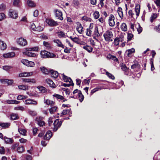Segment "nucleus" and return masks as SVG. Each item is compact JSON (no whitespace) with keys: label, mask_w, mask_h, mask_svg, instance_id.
Here are the masks:
<instances>
[{"label":"nucleus","mask_w":160,"mask_h":160,"mask_svg":"<svg viewBox=\"0 0 160 160\" xmlns=\"http://www.w3.org/2000/svg\"><path fill=\"white\" fill-rule=\"evenodd\" d=\"M103 36L106 41L110 42L113 41V34L111 31L107 30L103 34Z\"/></svg>","instance_id":"obj_1"},{"label":"nucleus","mask_w":160,"mask_h":160,"mask_svg":"<svg viewBox=\"0 0 160 160\" xmlns=\"http://www.w3.org/2000/svg\"><path fill=\"white\" fill-rule=\"evenodd\" d=\"M41 57L44 58H54L56 56V55L53 53L46 50L42 51L40 53Z\"/></svg>","instance_id":"obj_2"},{"label":"nucleus","mask_w":160,"mask_h":160,"mask_svg":"<svg viewBox=\"0 0 160 160\" xmlns=\"http://www.w3.org/2000/svg\"><path fill=\"white\" fill-rule=\"evenodd\" d=\"M61 120L59 121V119H56L54 122L53 125L54 127L53 128V131L54 132L56 131L58 128H59L61 126L62 123Z\"/></svg>","instance_id":"obj_3"},{"label":"nucleus","mask_w":160,"mask_h":160,"mask_svg":"<svg viewBox=\"0 0 160 160\" xmlns=\"http://www.w3.org/2000/svg\"><path fill=\"white\" fill-rule=\"evenodd\" d=\"M46 22L48 25L50 27H55L59 25L57 22L50 18H47L46 19Z\"/></svg>","instance_id":"obj_4"},{"label":"nucleus","mask_w":160,"mask_h":160,"mask_svg":"<svg viewBox=\"0 0 160 160\" xmlns=\"http://www.w3.org/2000/svg\"><path fill=\"white\" fill-rule=\"evenodd\" d=\"M8 15L11 18H16L18 16V13L16 12V11L12 9L9 10Z\"/></svg>","instance_id":"obj_5"},{"label":"nucleus","mask_w":160,"mask_h":160,"mask_svg":"<svg viewBox=\"0 0 160 160\" xmlns=\"http://www.w3.org/2000/svg\"><path fill=\"white\" fill-rule=\"evenodd\" d=\"M54 12L55 13L56 17L61 20H63V17L62 16V12L58 9L55 10Z\"/></svg>","instance_id":"obj_6"},{"label":"nucleus","mask_w":160,"mask_h":160,"mask_svg":"<svg viewBox=\"0 0 160 160\" xmlns=\"http://www.w3.org/2000/svg\"><path fill=\"white\" fill-rule=\"evenodd\" d=\"M36 121L37 122V124L40 127L43 126L45 124V122L43 121L42 117H37Z\"/></svg>","instance_id":"obj_7"},{"label":"nucleus","mask_w":160,"mask_h":160,"mask_svg":"<svg viewBox=\"0 0 160 160\" xmlns=\"http://www.w3.org/2000/svg\"><path fill=\"white\" fill-rule=\"evenodd\" d=\"M18 43L21 46H24L27 44V42L25 39L21 38L18 39Z\"/></svg>","instance_id":"obj_8"},{"label":"nucleus","mask_w":160,"mask_h":160,"mask_svg":"<svg viewBox=\"0 0 160 160\" xmlns=\"http://www.w3.org/2000/svg\"><path fill=\"white\" fill-rule=\"evenodd\" d=\"M77 26L76 29L78 32L80 34H82L83 32V27L81 24L79 22H77L76 23Z\"/></svg>","instance_id":"obj_9"},{"label":"nucleus","mask_w":160,"mask_h":160,"mask_svg":"<svg viewBox=\"0 0 160 160\" xmlns=\"http://www.w3.org/2000/svg\"><path fill=\"white\" fill-rule=\"evenodd\" d=\"M52 136V132L50 131H48L44 136V140H49Z\"/></svg>","instance_id":"obj_10"},{"label":"nucleus","mask_w":160,"mask_h":160,"mask_svg":"<svg viewBox=\"0 0 160 160\" xmlns=\"http://www.w3.org/2000/svg\"><path fill=\"white\" fill-rule=\"evenodd\" d=\"M40 69L42 72L45 74H48L50 73L51 69H48L44 67H40Z\"/></svg>","instance_id":"obj_11"},{"label":"nucleus","mask_w":160,"mask_h":160,"mask_svg":"<svg viewBox=\"0 0 160 160\" xmlns=\"http://www.w3.org/2000/svg\"><path fill=\"white\" fill-rule=\"evenodd\" d=\"M3 57L6 58H12L13 57L15 56V53L13 52H8L3 54Z\"/></svg>","instance_id":"obj_12"},{"label":"nucleus","mask_w":160,"mask_h":160,"mask_svg":"<svg viewBox=\"0 0 160 160\" xmlns=\"http://www.w3.org/2000/svg\"><path fill=\"white\" fill-rule=\"evenodd\" d=\"M6 144H11L14 141L13 140L12 138H8L6 136L4 137L3 139Z\"/></svg>","instance_id":"obj_13"},{"label":"nucleus","mask_w":160,"mask_h":160,"mask_svg":"<svg viewBox=\"0 0 160 160\" xmlns=\"http://www.w3.org/2000/svg\"><path fill=\"white\" fill-rule=\"evenodd\" d=\"M46 82L51 87L55 88L56 87L55 84L49 78H47L46 80Z\"/></svg>","instance_id":"obj_14"},{"label":"nucleus","mask_w":160,"mask_h":160,"mask_svg":"<svg viewBox=\"0 0 160 160\" xmlns=\"http://www.w3.org/2000/svg\"><path fill=\"white\" fill-rule=\"evenodd\" d=\"M62 75L63 79L65 82H69L70 83L73 82L72 80L70 77L65 76L64 74H62Z\"/></svg>","instance_id":"obj_15"},{"label":"nucleus","mask_w":160,"mask_h":160,"mask_svg":"<svg viewBox=\"0 0 160 160\" xmlns=\"http://www.w3.org/2000/svg\"><path fill=\"white\" fill-rule=\"evenodd\" d=\"M140 5L137 4L136 5L135 11L137 17L139 15L140 12Z\"/></svg>","instance_id":"obj_16"},{"label":"nucleus","mask_w":160,"mask_h":160,"mask_svg":"<svg viewBox=\"0 0 160 160\" xmlns=\"http://www.w3.org/2000/svg\"><path fill=\"white\" fill-rule=\"evenodd\" d=\"M77 98L79 99L80 102H82L83 101L84 98V97L82 94L81 91H79V92L78 94V97Z\"/></svg>","instance_id":"obj_17"},{"label":"nucleus","mask_w":160,"mask_h":160,"mask_svg":"<svg viewBox=\"0 0 160 160\" xmlns=\"http://www.w3.org/2000/svg\"><path fill=\"white\" fill-rule=\"evenodd\" d=\"M22 80L23 82H32L35 83L36 82L35 80L33 78H22Z\"/></svg>","instance_id":"obj_18"},{"label":"nucleus","mask_w":160,"mask_h":160,"mask_svg":"<svg viewBox=\"0 0 160 160\" xmlns=\"http://www.w3.org/2000/svg\"><path fill=\"white\" fill-rule=\"evenodd\" d=\"M50 73H51V76L54 78H57L58 75V72L56 71H54L53 70H51Z\"/></svg>","instance_id":"obj_19"},{"label":"nucleus","mask_w":160,"mask_h":160,"mask_svg":"<svg viewBox=\"0 0 160 160\" xmlns=\"http://www.w3.org/2000/svg\"><path fill=\"white\" fill-rule=\"evenodd\" d=\"M26 104H32L36 105L37 102L35 101H33L32 99L27 100L25 101Z\"/></svg>","instance_id":"obj_20"},{"label":"nucleus","mask_w":160,"mask_h":160,"mask_svg":"<svg viewBox=\"0 0 160 160\" xmlns=\"http://www.w3.org/2000/svg\"><path fill=\"white\" fill-rule=\"evenodd\" d=\"M7 47L6 44L0 40V49L2 50H4L6 49Z\"/></svg>","instance_id":"obj_21"},{"label":"nucleus","mask_w":160,"mask_h":160,"mask_svg":"<svg viewBox=\"0 0 160 160\" xmlns=\"http://www.w3.org/2000/svg\"><path fill=\"white\" fill-rule=\"evenodd\" d=\"M82 47L83 49L87 50L89 52H92L93 48L90 46L86 45L85 46H83Z\"/></svg>","instance_id":"obj_22"},{"label":"nucleus","mask_w":160,"mask_h":160,"mask_svg":"<svg viewBox=\"0 0 160 160\" xmlns=\"http://www.w3.org/2000/svg\"><path fill=\"white\" fill-rule=\"evenodd\" d=\"M53 42L57 43V46L64 48V46L62 44L60 40L58 39L54 40H53Z\"/></svg>","instance_id":"obj_23"},{"label":"nucleus","mask_w":160,"mask_h":160,"mask_svg":"<svg viewBox=\"0 0 160 160\" xmlns=\"http://www.w3.org/2000/svg\"><path fill=\"white\" fill-rule=\"evenodd\" d=\"M37 88L40 92L42 93H45L47 91V89L45 87L42 86H41L40 87L38 86Z\"/></svg>","instance_id":"obj_24"},{"label":"nucleus","mask_w":160,"mask_h":160,"mask_svg":"<svg viewBox=\"0 0 160 160\" xmlns=\"http://www.w3.org/2000/svg\"><path fill=\"white\" fill-rule=\"evenodd\" d=\"M123 40L121 38H116L114 40V44L116 46L118 45L119 44L120 41L122 42Z\"/></svg>","instance_id":"obj_25"},{"label":"nucleus","mask_w":160,"mask_h":160,"mask_svg":"<svg viewBox=\"0 0 160 160\" xmlns=\"http://www.w3.org/2000/svg\"><path fill=\"white\" fill-rule=\"evenodd\" d=\"M158 16V14L156 13H153L151 17L150 18V21L151 22H153L154 20Z\"/></svg>","instance_id":"obj_26"},{"label":"nucleus","mask_w":160,"mask_h":160,"mask_svg":"<svg viewBox=\"0 0 160 160\" xmlns=\"http://www.w3.org/2000/svg\"><path fill=\"white\" fill-rule=\"evenodd\" d=\"M120 67L121 68V69L124 71L125 72L127 71L128 70L129 68H127L125 65L124 63H122L120 65Z\"/></svg>","instance_id":"obj_27"},{"label":"nucleus","mask_w":160,"mask_h":160,"mask_svg":"<svg viewBox=\"0 0 160 160\" xmlns=\"http://www.w3.org/2000/svg\"><path fill=\"white\" fill-rule=\"evenodd\" d=\"M135 51V50L133 48H132V49H129L127 50L126 51V53L128 57H130L131 55Z\"/></svg>","instance_id":"obj_28"},{"label":"nucleus","mask_w":160,"mask_h":160,"mask_svg":"<svg viewBox=\"0 0 160 160\" xmlns=\"http://www.w3.org/2000/svg\"><path fill=\"white\" fill-rule=\"evenodd\" d=\"M118 12L120 18L122 19L123 18V14L122 8L120 7L118 8Z\"/></svg>","instance_id":"obj_29"},{"label":"nucleus","mask_w":160,"mask_h":160,"mask_svg":"<svg viewBox=\"0 0 160 160\" xmlns=\"http://www.w3.org/2000/svg\"><path fill=\"white\" fill-rule=\"evenodd\" d=\"M72 3L75 8H77L79 7L80 3L78 0H73Z\"/></svg>","instance_id":"obj_30"},{"label":"nucleus","mask_w":160,"mask_h":160,"mask_svg":"<svg viewBox=\"0 0 160 160\" xmlns=\"http://www.w3.org/2000/svg\"><path fill=\"white\" fill-rule=\"evenodd\" d=\"M43 44L48 49H50L52 48L51 44L48 42L44 41L43 42Z\"/></svg>","instance_id":"obj_31"},{"label":"nucleus","mask_w":160,"mask_h":160,"mask_svg":"<svg viewBox=\"0 0 160 160\" xmlns=\"http://www.w3.org/2000/svg\"><path fill=\"white\" fill-rule=\"evenodd\" d=\"M58 108L57 107L54 106L51 108L49 109L50 113L51 114L54 113L57 110Z\"/></svg>","instance_id":"obj_32"},{"label":"nucleus","mask_w":160,"mask_h":160,"mask_svg":"<svg viewBox=\"0 0 160 160\" xmlns=\"http://www.w3.org/2000/svg\"><path fill=\"white\" fill-rule=\"evenodd\" d=\"M27 3L28 5L30 7H34L36 6L35 3L31 0H28L27 1Z\"/></svg>","instance_id":"obj_33"},{"label":"nucleus","mask_w":160,"mask_h":160,"mask_svg":"<svg viewBox=\"0 0 160 160\" xmlns=\"http://www.w3.org/2000/svg\"><path fill=\"white\" fill-rule=\"evenodd\" d=\"M56 33L58 34V37L59 38H63L65 36V34L62 31L57 32Z\"/></svg>","instance_id":"obj_34"},{"label":"nucleus","mask_w":160,"mask_h":160,"mask_svg":"<svg viewBox=\"0 0 160 160\" xmlns=\"http://www.w3.org/2000/svg\"><path fill=\"white\" fill-rule=\"evenodd\" d=\"M18 130L20 134L24 136L26 135L27 131L26 130L21 128H19Z\"/></svg>","instance_id":"obj_35"},{"label":"nucleus","mask_w":160,"mask_h":160,"mask_svg":"<svg viewBox=\"0 0 160 160\" xmlns=\"http://www.w3.org/2000/svg\"><path fill=\"white\" fill-rule=\"evenodd\" d=\"M10 125V124L8 123H0V126L4 128H8Z\"/></svg>","instance_id":"obj_36"},{"label":"nucleus","mask_w":160,"mask_h":160,"mask_svg":"<svg viewBox=\"0 0 160 160\" xmlns=\"http://www.w3.org/2000/svg\"><path fill=\"white\" fill-rule=\"evenodd\" d=\"M25 54L27 56L31 57H34L36 56V55L35 53L28 52H25Z\"/></svg>","instance_id":"obj_37"},{"label":"nucleus","mask_w":160,"mask_h":160,"mask_svg":"<svg viewBox=\"0 0 160 160\" xmlns=\"http://www.w3.org/2000/svg\"><path fill=\"white\" fill-rule=\"evenodd\" d=\"M108 58L116 62H117L118 61V59L116 58L115 56L112 55H109Z\"/></svg>","instance_id":"obj_38"},{"label":"nucleus","mask_w":160,"mask_h":160,"mask_svg":"<svg viewBox=\"0 0 160 160\" xmlns=\"http://www.w3.org/2000/svg\"><path fill=\"white\" fill-rule=\"evenodd\" d=\"M94 35L95 37H99L100 36V34L99 33L98 31V28L97 26H96L94 30Z\"/></svg>","instance_id":"obj_39"},{"label":"nucleus","mask_w":160,"mask_h":160,"mask_svg":"<svg viewBox=\"0 0 160 160\" xmlns=\"http://www.w3.org/2000/svg\"><path fill=\"white\" fill-rule=\"evenodd\" d=\"M24 151V148L23 146L19 147L18 148L17 151L19 153H21Z\"/></svg>","instance_id":"obj_40"},{"label":"nucleus","mask_w":160,"mask_h":160,"mask_svg":"<svg viewBox=\"0 0 160 160\" xmlns=\"http://www.w3.org/2000/svg\"><path fill=\"white\" fill-rule=\"evenodd\" d=\"M121 28L123 31H126L127 30V25L125 23H123L122 24Z\"/></svg>","instance_id":"obj_41"},{"label":"nucleus","mask_w":160,"mask_h":160,"mask_svg":"<svg viewBox=\"0 0 160 160\" xmlns=\"http://www.w3.org/2000/svg\"><path fill=\"white\" fill-rule=\"evenodd\" d=\"M18 118V115L16 114L12 113L11 115V119L12 120H15Z\"/></svg>","instance_id":"obj_42"},{"label":"nucleus","mask_w":160,"mask_h":160,"mask_svg":"<svg viewBox=\"0 0 160 160\" xmlns=\"http://www.w3.org/2000/svg\"><path fill=\"white\" fill-rule=\"evenodd\" d=\"M70 38L73 42H76L77 43H78L79 42V39L78 38L75 37L73 38L72 36H70Z\"/></svg>","instance_id":"obj_43"},{"label":"nucleus","mask_w":160,"mask_h":160,"mask_svg":"<svg viewBox=\"0 0 160 160\" xmlns=\"http://www.w3.org/2000/svg\"><path fill=\"white\" fill-rule=\"evenodd\" d=\"M93 16L95 19H97L98 18L99 16V14L98 12L97 11H95L93 13Z\"/></svg>","instance_id":"obj_44"},{"label":"nucleus","mask_w":160,"mask_h":160,"mask_svg":"<svg viewBox=\"0 0 160 160\" xmlns=\"http://www.w3.org/2000/svg\"><path fill=\"white\" fill-rule=\"evenodd\" d=\"M140 66V65L139 63H135L131 66V68L132 69H134L136 68H139Z\"/></svg>","instance_id":"obj_45"},{"label":"nucleus","mask_w":160,"mask_h":160,"mask_svg":"<svg viewBox=\"0 0 160 160\" xmlns=\"http://www.w3.org/2000/svg\"><path fill=\"white\" fill-rule=\"evenodd\" d=\"M19 145L18 142H15L12 146L11 148L12 150H14Z\"/></svg>","instance_id":"obj_46"},{"label":"nucleus","mask_w":160,"mask_h":160,"mask_svg":"<svg viewBox=\"0 0 160 160\" xmlns=\"http://www.w3.org/2000/svg\"><path fill=\"white\" fill-rule=\"evenodd\" d=\"M44 103H46L47 105H53L55 103L53 101L49 100H46Z\"/></svg>","instance_id":"obj_47"},{"label":"nucleus","mask_w":160,"mask_h":160,"mask_svg":"<svg viewBox=\"0 0 160 160\" xmlns=\"http://www.w3.org/2000/svg\"><path fill=\"white\" fill-rule=\"evenodd\" d=\"M20 3V0H14L13 2V5L16 7H18Z\"/></svg>","instance_id":"obj_48"},{"label":"nucleus","mask_w":160,"mask_h":160,"mask_svg":"<svg viewBox=\"0 0 160 160\" xmlns=\"http://www.w3.org/2000/svg\"><path fill=\"white\" fill-rule=\"evenodd\" d=\"M7 102L8 104H18L19 103V101H17L16 100H12L11 101H8Z\"/></svg>","instance_id":"obj_49"},{"label":"nucleus","mask_w":160,"mask_h":160,"mask_svg":"<svg viewBox=\"0 0 160 160\" xmlns=\"http://www.w3.org/2000/svg\"><path fill=\"white\" fill-rule=\"evenodd\" d=\"M27 49H28V51H38V48L37 47H35L33 48H27Z\"/></svg>","instance_id":"obj_50"},{"label":"nucleus","mask_w":160,"mask_h":160,"mask_svg":"<svg viewBox=\"0 0 160 160\" xmlns=\"http://www.w3.org/2000/svg\"><path fill=\"white\" fill-rule=\"evenodd\" d=\"M53 96L56 98L57 99H59L61 100H63L64 98L62 96L59 94H54L53 95Z\"/></svg>","instance_id":"obj_51"},{"label":"nucleus","mask_w":160,"mask_h":160,"mask_svg":"<svg viewBox=\"0 0 160 160\" xmlns=\"http://www.w3.org/2000/svg\"><path fill=\"white\" fill-rule=\"evenodd\" d=\"M153 61V60L152 59H151L150 60V64H151V69L152 71H153L155 69V68L154 66Z\"/></svg>","instance_id":"obj_52"},{"label":"nucleus","mask_w":160,"mask_h":160,"mask_svg":"<svg viewBox=\"0 0 160 160\" xmlns=\"http://www.w3.org/2000/svg\"><path fill=\"white\" fill-rule=\"evenodd\" d=\"M106 74L110 78L114 79L115 78L114 77V76L112 75L111 74L109 73L108 72H106Z\"/></svg>","instance_id":"obj_53"},{"label":"nucleus","mask_w":160,"mask_h":160,"mask_svg":"<svg viewBox=\"0 0 160 160\" xmlns=\"http://www.w3.org/2000/svg\"><path fill=\"white\" fill-rule=\"evenodd\" d=\"M133 36L132 34L129 33L128 34L127 39L128 41H130L132 40Z\"/></svg>","instance_id":"obj_54"},{"label":"nucleus","mask_w":160,"mask_h":160,"mask_svg":"<svg viewBox=\"0 0 160 160\" xmlns=\"http://www.w3.org/2000/svg\"><path fill=\"white\" fill-rule=\"evenodd\" d=\"M70 111V110L68 109L67 110H64L62 112V113H61V115H65L67 113H68Z\"/></svg>","instance_id":"obj_55"},{"label":"nucleus","mask_w":160,"mask_h":160,"mask_svg":"<svg viewBox=\"0 0 160 160\" xmlns=\"http://www.w3.org/2000/svg\"><path fill=\"white\" fill-rule=\"evenodd\" d=\"M23 73H24V77L31 76L32 75L33 73V72H24Z\"/></svg>","instance_id":"obj_56"},{"label":"nucleus","mask_w":160,"mask_h":160,"mask_svg":"<svg viewBox=\"0 0 160 160\" xmlns=\"http://www.w3.org/2000/svg\"><path fill=\"white\" fill-rule=\"evenodd\" d=\"M29 113L31 115L34 116L37 115V113L35 111H29Z\"/></svg>","instance_id":"obj_57"},{"label":"nucleus","mask_w":160,"mask_h":160,"mask_svg":"<svg viewBox=\"0 0 160 160\" xmlns=\"http://www.w3.org/2000/svg\"><path fill=\"white\" fill-rule=\"evenodd\" d=\"M5 153V149L3 147L0 146V153L4 154Z\"/></svg>","instance_id":"obj_58"},{"label":"nucleus","mask_w":160,"mask_h":160,"mask_svg":"<svg viewBox=\"0 0 160 160\" xmlns=\"http://www.w3.org/2000/svg\"><path fill=\"white\" fill-rule=\"evenodd\" d=\"M74 85V83L73 82H72L71 84H66V83H63L62 85V86H63L65 87H69L70 86H71V85L73 86Z\"/></svg>","instance_id":"obj_59"},{"label":"nucleus","mask_w":160,"mask_h":160,"mask_svg":"<svg viewBox=\"0 0 160 160\" xmlns=\"http://www.w3.org/2000/svg\"><path fill=\"white\" fill-rule=\"evenodd\" d=\"M12 68V67L11 66H5L3 67L2 68L3 69L8 71Z\"/></svg>","instance_id":"obj_60"},{"label":"nucleus","mask_w":160,"mask_h":160,"mask_svg":"<svg viewBox=\"0 0 160 160\" xmlns=\"http://www.w3.org/2000/svg\"><path fill=\"white\" fill-rule=\"evenodd\" d=\"M92 31L91 29H87L86 35L89 36H91L92 34Z\"/></svg>","instance_id":"obj_61"},{"label":"nucleus","mask_w":160,"mask_h":160,"mask_svg":"<svg viewBox=\"0 0 160 160\" xmlns=\"http://www.w3.org/2000/svg\"><path fill=\"white\" fill-rule=\"evenodd\" d=\"M18 88L20 89L26 90L27 89V87L24 85H20L18 86Z\"/></svg>","instance_id":"obj_62"},{"label":"nucleus","mask_w":160,"mask_h":160,"mask_svg":"<svg viewBox=\"0 0 160 160\" xmlns=\"http://www.w3.org/2000/svg\"><path fill=\"white\" fill-rule=\"evenodd\" d=\"M6 8V6L4 4L0 5V10L1 11H3Z\"/></svg>","instance_id":"obj_63"},{"label":"nucleus","mask_w":160,"mask_h":160,"mask_svg":"<svg viewBox=\"0 0 160 160\" xmlns=\"http://www.w3.org/2000/svg\"><path fill=\"white\" fill-rule=\"evenodd\" d=\"M34 63L32 61H29L27 66L28 67H33L34 66Z\"/></svg>","instance_id":"obj_64"}]
</instances>
